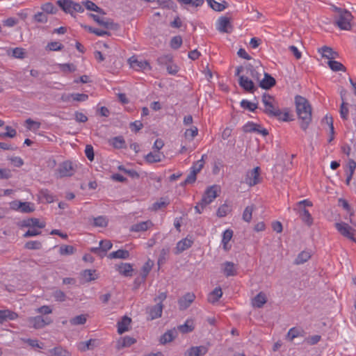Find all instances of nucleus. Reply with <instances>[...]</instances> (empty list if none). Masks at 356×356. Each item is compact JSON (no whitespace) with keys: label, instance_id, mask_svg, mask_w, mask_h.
Instances as JSON below:
<instances>
[{"label":"nucleus","instance_id":"f257e3e1","mask_svg":"<svg viewBox=\"0 0 356 356\" xmlns=\"http://www.w3.org/2000/svg\"><path fill=\"white\" fill-rule=\"evenodd\" d=\"M295 102L300 127L305 131L312 122V106L306 98L300 95L296 97Z\"/></svg>","mask_w":356,"mask_h":356},{"label":"nucleus","instance_id":"f03ea898","mask_svg":"<svg viewBox=\"0 0 356 356\" xmlns=\"http://www.w3.org/2000/svg\"><path fill=\"white\" fill-rule=\"evenodd\" d=\"M270 102H265L264 112L270 117H274L280 120L287 122L289 120V113H283L278 106H276L274 103Z\"/></svg>","mask_w":356,"mask_h":356},{"label":"nucleus","instance_id":"7ed1b4c3","mask_svg":"<svg viewBox=\"0 0 356 356\" xmlns=\"http://www.w3.org/2000/svg\"><path fill=\"white\" fill-rule=\"evenodd\" d=\"M56 4L65 13L73 15L74 12L82 13L84 11L82 6L72 0H58Z\"/></svg>","mask_w":356,"mask_h":356},{"label":"nucleus","instance_id":"20e7f679","mask_svg":"<svg viewBox=\"0 0 356 356\" xmlns=\"http://www.w3.org/2000/svg\"><path fill=\"white\" fill-rule=\"evenodd\" d=\"M353 17L351 13L346 10L341 15L335 16L336 20L334 24L341 30H350L352 27L351 21L353 20Z\"/></svg>","mask_w":356,"mask_h":356},{"label":"nucleus","instance_id":"39448f33","mask_svg":"<svg viewBox=\"0 0 356 356\" xmlns=\"http://www.w3.org/2000/svg\"><path fill=\"white\" fill-rule=\"evenodd\" d=\"M335 227L343 236L356 243V238L355 237V229H354L348 224L343 222H337L335 223Z\"/></svg>","mask_w":356,"mask_h":356},{"label":"nucleus","instance_id":"423d86ee","mask_svg":"<svg viewBox=\"0 0 356 356\" xmlns=\"http://www.w3.org/2000/svg\"><path fill=\"white\" fill-rule=\"evenodd\" d=\"M217 196V186L213 185L207 188L200 201L202 209L212 202Z\"/></svg>","mask_w":356,"mask_h":356},{"label":"nucleus","instance_id":"0eeeda50","mask_svg":"<svg viewBox=\"0 0 356 356\" xmlns=\"http://www.w3.org/2000/svg\"><path fill=\"white\" fill-rule=\"evenodd\" d=\"M260 168L255 167L248 171L245 175V182L250 186H254L261 182Z\"/></svg>","mask_w":356,"mask_h":356},{"label":"nucleus","instance_id":"6e6552de","mask_svg":"<svg viewBox=\"0 0 356 356\" xmlns=\"http://www.w3.org/2000/svg\"><path fill=\"white\" fill-rule=\"evenodd\" d=\"M74 169L70 161H66L61 163L56 169L57 177L62 178L73 175Z\"/></svg>","mask_w":356,"mask_h":356},{"label":"nucleus","instance_id":"1a4fd4ad","mask_svg":"<svg viewBox=\"0 0 356 356\" xmlns=\"http://www.w3.org/2000/svg\"><path fill=\"white\" fill-rule=\"evenodd\" d=\"M163 309V305L161 302H157L154 306L147 307L146 308V312L148 314V320L152 321L160 318L162 316Z\"/></svg>","mask_w":356,"mask_h":356},{"label":"nucleus","instance_id":"9d476101","mask_svg":"<svg viewBox=\"0 0 356 356\" xmlns=\"http://www.w3.org/2000/svg\"><path fill=\"white\" fill-rule=\"evenodd\" d=\"M238 84L245 92L248 93H254L257 90V86L253 81L243 75L239 76Z\"/></svg>","mask_w":356,"mask_h":356},{"label":"nucleus","instance_id":"9b49d317","mask_svg":"<svg viewBox=\"0 0 356 356\" xmlns=\"http://www.w3.org/2000/svg\"><path fill=\"white\" fill-rule=\"evenodd\" d=\"M90 16L99 25L102 26L107 29H112L116 31L119 29V25L116 23H114L112 19H108L105 21L104 19L101 18L99 16L95 14H90Z\"/></svg>","mask_w":356,"mask_h":356},{"label":"nucleus","instance_id":"f8f14e48","mask_svg":"<svg viewBox=\"0 0 356 356\" xmlns=\"http://www.w3.org/2000/svg\"><path fill=\"white\" fill-rule=\"evenodd\" d=\"M52 322L49 317H42V316H37L31 317L29 319V323L35 329H40L45 325L50 324Z\"/></svg>","mask_w":356,"mask_h":356},{"label":"nucleus","instance_id":"ddd939ff","mask_svg":"<svg viewBox=\"0 0 356 356\" xmlns=\"http://www.w3.org/2000/svg\"><path fill=\"white\" fill-rule=\"evenodd\" d=\"M217 29L221 33H231L232 26L227 17H220L217 22Z\"/></svg>","mask_w":356,"mask_h":356},{"label":"nucleus","instance_id":"4468645a","mask_svg":"<svg viewBox=\"0 0 356 356\" xmlns=\"http://www.w3.org/2000/svg\"><path fill=\"white\" fill-rule=\"evenodd\" d=\"M195 296L193 293H187L179 299L178 305L180 310H185L190 307L195 300Z\"/></svg>","mask_w":356,"mask_h":356},{"label":"nucleus","instance_id":"2eb2a0df","mask_svg":"<svg viewBox=\"0 0 356 356\" xmlns=\"http://www.w3.org/2000/svg\"><path fill=\"white\" fill-rule=\"evenodd\" d=\"M129 63L131 68L140 71L149 68V65L146 60H138L135 56H131L129 59Z\"/></svg>","mask_w":356,"mask_h":356},{"label":"nucleus","instance_id":"dca6fc26","mask_svg":"<svg viewBox=\"0 0 356 356\" xmlns=\"http://www.w3.org/2000/svg\"><path fill=\"white\" fill-rule=\"evenodd\" d=\"M99 345V341L96 339H90L86 341H81L78 345V349L81 352H86L88 350H93Z\"/></svg>","mask_w":356,"mask_h":356},{"label":"nucleus","instance_id":"f3484780","mask_svg":"<svg viewBox=\"0 0 356 356\" xmlns=\"http://www.w3.org/2000/svg\"><path fill=\"white\" fill-rule=\"evenodd\" d=\"M208 352V348L204 346H193L185 353V356H201Z\"/></svg>","mask_w":356,"mask_h":356},{"label":"nucleus","instance_id":"a211bd4d","mask_svg":"<svg viewBox=\"0 0 356 356\" xmlns=\"http://www.w3.org/2000/svg\"><path fill=\"white\" fill-rule=\"evenodd\" d=\"M276 84L275 79L268 73H264V79L260 81L259 86L265 90H269Z\"/></svg>","mask_w":356,"mask_h":356},{"label":"nucleus","instance_id":"6ab92c4d","mask_svg":"<svg viewBox=\"0 0 356 356\" xmlns=\"http://www.w3.org/2000/svg\"><path fill=\"white\" fill-rule=\"evenodd\" d=\"M193 241L191 238L186 237L177 243L175 254H180L192 246Z\"/></svg>","mask_w":356,"mask_h":356},{"label":"nucleus","instance_id":"aec40b11","mask_svg":"<svg viewBox=\"0 0 356 356\" xmlns=\"http://www.w3.org/2000/svg\"><path fill=\"white\" fill-rule=\"evenodd\" d=\"M22 226L31 228L38 227L42 229L45 227V223L40 222L38 218H30L22 221Z\"/></svg>","mask_w":356,"mask_h":356},{"label":"nucleus","instance_id":"412c9836","mask_svg":"<svg viewBox=\"0 0 356 356\" xmlns=\"http://www.w3.org/2000/svg\"><path fill=\"white\" fill-rule=\"evenodd\" d=\"M222 270L226 277L234 276L236 275V270L233 262L225 261L222 264Z\"/></svg>","mask_w":356,"mask_h":356},{"label":"nucleus","instance_id":"4be33fe9","mask_svg":"<svg viewBox=\"0 0 356 356\" xmlns=\"http://www.w3.org/2000/svg\"><path fill=\"white\" fill-rule=\"evenodd\" d=\"M136 342V339L129 337V336H126L123 338H120L118 341L116 348H117V349L120 350L124 347H129V346L134 344Z\"/></svg>","mask_w":356,"mask_h":356},{"label":"nucleus","instance_id":"5701e85b","mask_svg":"<svg viewBox=\"0 0 356 356\" xmlns=\"http://www.w3.org/2000/svg\"><path fill=\"white\" fill-rule=\"evenodd\" d=\"M38 198L41 202H44L46 203H51L54 201L53 194L46 188L41 189L39 191Z\"/></svg>","mask_w":356,"mask_h":356},{"label":"nucleus","instance_id":"b1692460","mask_svg":"<svg viewBox=\"0 0 356 356\" xmlns=\"http://www.w3.org/2000/svg\"><path fill=\"white\" fill-rule=\"evenodd\" d=\"M131 322V318L124 316L122 318L121 321L118 323V332L120 334L128 331V326Z\"/></svg>","mask_w":356,"mask_h":356},{"label":"nucleus","instance_id":"393cba45","mask_svg":"<svg viewBox=\"0 0 356 356\" xmlns=\"http://www.w3.org/2000/svg\"><path fill=\"white\" fill-rule=\"evenodd\" d=\"M152 225V222L150 220L143 221V222H140L137 224L133 225L131 227L130 230L131 232H144V231L147 230V229Z\"/></svg>","mask_w":356,"mask_h":356},{"label":"nucleus","instance_id":"a878e982","mask_svg":"<svg viewBox=\"0 0 356 356\" xmlns=\"http://www.w3.org/2000/svg\"><path fill=\"white\" fill-rule=\"evenodd\" d=\"M319 51L321 52L323 57L329 59V60H331L339 56L337 51H333L332 48L327 46L323 47L319 49Z\"/></svg>","mask_w":356,"mask_h":356},{"label":"nucleus","instance_id":"bb28decb","mask_svg":"<svg viewBox=\"0 0 356 356\" xmlns=\"http://www.w3.org/2000/svg\"><path fill=\"white\" fill-rule=\"evenodd\" d=\"M161 157H165V156L163 155V154L162 152H156L155 153L149 152V154H147L145 156V159L146 162H147L149 163H154L160 162L162 160Z\"/></svg>","mask_w":356,"mask_h":356},{"label":"nucleus","instance_id":"cd10ccee","mask_svg":"<svg viewBox=\"0 0 356 356\" xmlns=\"http://www.w3.org/2000/svg\"><path fill=\"white\" fill-rule=\"evenodd\" d=\"M266 301L267 298L266 294L263 292H260L252 300V305L257 308H261Z\"/></svg>","mask_w":356,"mask_h":356},{"label":"nucleus","instance_id":"c85d7f7f","mask_svg":"<svg viewBox=\"0 0 356 356\" xmlns=\"http://www.w3.org/2000/svg\"><path fill=\"white\" fill-rule=\"evenodd\" d=\"M347 168L348 172H347L346 183L347 185H349L356 169V162L353 159H350L347 164Z\"/></svg>","mask_w":356,"mask_h":356},{"label":"nucleus","instance_id":"c756f323","mask_svg":"<svg viewBox=\"0 0 356 356\" xmlns=\"http://www.w3.org/2000/svg\"><path fill=\"white\" fill-rule=\"evenodd\" d=\"M222 296V291L220 287L215 288L208 296V301L211 303H215Z\"/></svg>","mask_w":356,"mask_h":356},{"label":"nucleus","instance_id":"7c9ffc66","mask_svg":"<svg viewBox=\"0 0 356 356\" xmlns=\"http://www.w3.org/2000/svg\"><path fill=\"white\" fill-rule=\"evenodd\" d=\"M177 336V332L175 330H170L165 332L160 339V342L162 344H165L168 342L172 341Z\"/></svg>","mask_w":356,"mask_h":356},{"label":"nucleus","instance_id":"2f4dec72","mask_svg":"<svg viewBox=\"0 0 356 356\" xmlns=\"http://www.w3.org/2000/svg\"><path fill=\"white\" fill-rule=\"evenodd\" d=\"M117 270L121 275L125 277H130L132 275L131 273L133 271V268L130 264L122 263L121 265L117 266Z\"/></svg>","mask_w":356,"mask_h":356},{"label":"nucleus","instance_id":"473e14b6","mask_svg":"<svg viewBox=\"0 0 356 356\" xmlns=\"http://www.w3.org/2000/svg\"><path fill=\"white\" fill-rule=\"evenodd\" d=\"M49 353L54 356H71L72 354L67 349L61 346H56L49 350Z\"/></svg>","mask_w":356,"mask_h":356},{"label":"nucleus","instance_id":"72a5a7b5","mask_svg":"<svg viewBox=\"0 0 356 356\" xmlns=\"http://www.w3.org/2000/svg\"><path fill=\"white\" fill-rule=\"evenodd\" d=\"M18 315L14 312L10 310H0V323H2L6 320H14L17 318Z\"/></svg>","mask_w":356,"mask_h":356},{"label":"nucleus","instance_id":"f704fd0d","mask_svg":"<svg viewBox=\"0 0 356 356\" xmlns=\"http://www.w3.org/2000/svg\"><path fill=\"white\" fill-rule=\"evenodd\" d=\"M129 257V252L126 250H118L109 254L108 258L110 259H128Z\"/></svg>","mask_w":356,"mask_h":356},{"label":"nucleus","instance_id":"c9c22d12","mask_svg":"<svg viewBox=\"0 0 356 356\" xmlns=\"http://www.w3.org/2000/svg\"><path fill=\"white\" fill-rule=\"evenodd\" d=\"M233 236V231L232 229H226L222 234V243L223 245V248L225 250H229V247L227 246L228 243L232 239Z\"/></svg>","mask_w":356,"mask_h":356},{"label":"nucleus","instance_id":"e433bc0d","mask_svg":"<svg viewBox=\"0 0 356 356\" xmlns=\"http://www.w3.org/2000/svg\"><path fill=\"white\" fill-rule=\"evenodd\" d=\"M111 144L116 149L126 148V143L122 136H115L111 138Z\"/></svg>","mask_w":356,"mask_h":356},{"label":"nucleus","instance_id":"4c0bfd02","mask_svg":"<svg viewBox=\"0 0 356 356\" xmlns=\"http://www.w3.org/2000/svg\"><path fill=\"white\" fill-rule=\"evenodd\" d=\"M83 3L87 10L95 11L102 15H106V13L104 12V10L102 8L98 7L92 1L87 0V1H84Z\"/></svg>","mask_w":356,"mask_h":356},{"label":"nucleus","instance_id":"58836bf2","mask_svg":"<svg viewBox=\"0 0 356 356\" xmlns=\"http://www.w3.org/2000/svg\"><path fill=\"white\" fill-rule=\"evenodd\" d=\"M327 65L330 67V68L334 72L346 71V67L342 63L338 61L331 60L327 62Z\"/></svg>","mask_w":356,"mask_h":356},{"label":"nucleus","instance_id":"ea45409f","mask_svg":"<svg viewBox=\"0 0 356 356\" xmlns=\"http://www.w3.org/2000/svg\"><path fill=\"white\" fill-rule=\"evenodd\" d=\"M300 216L302 219V220L306 223L308 226H310L313 223V218L312 217V215L309 212L307 209L304 208L300 213Z\"/></svg>","mask_w":356,"mask_h":356},{"label":"nucleus","instance_id":"a19ab883","mask_svg":"<svg viewBox=\"0 0 356 356\" xmlns=\"http://www.w3.org/2000/svg\"><path fill=\"white\" fill-rule=\"evenodd\" d=\"M311 257V254L308 252L302 251L301 252L296 259L294 263L297 265L302 264L307 261H308Z\"/></svg>","mask_w":356,"mask_h":356},{"label":"nucleus","instance_id":"79ce46f5","mask_svg":"<svg viewBox=\"0 0 356 356\" xmlns=\"http://www.w3.org/2000/svg\"><path fill=\"white\" fill-rule=\"evenodd\" d=\"M41 9L46 14H55L58 11V8L55 7L52 3L50 2L42 4Z\"/></svg>","mask_w":356,"mask_h":356},{"label":"nucleus","instance_id":"37998d69","mask_svg":"<svg viewBox=\"0 0 356 356\" xmlns=\"http://www.w3.org/2000/svg\"><path fill=\"white\" fill-rule=\"evenodd\" d=\"M18 209L22 213H31L34 211L33 204L30 202H19Z\"/></svg>","mask_w":356,"mask_h":356},{"label":"nucleus","instance_id":"c03bdc74","mask_svg":"<svg viewBox=\"0 0 356 356\" xmlns=\"http://www.w3.org/2000/svg\"><path fill=\"white\" fill-rule=\"evenodd\" d=\"M87 321L86 315H78L70 319V322L73 325H83Z\"/></svg>","mask_w":356,"mask_h":356},{"label":"nucleus","instance_id":"a18cd8bd","mask_svg":"<svg viewBox=\"0 0 356 356\" xmlns=\"http://www.w3.org/2000/svg\"><path fill=\"white\" fill-rule=\"evenodd\" d=\"M259 127H260L259 125L252 122H248L243 127V131L245 133L257 132L259 131Z\"/></svg>","mask_w":356,"mask_h":356},{"label":"nucleus","instance_id":"49530a36","mask_svg":"<svg viewBox=\"0 0 356 356\" xmlns=\"http://www.w3.org/2000/svg\"><path fill=\"white\" fill-rule=\"evenodd\" d=\"M93 225L95 227H106L108 225V220L104 216H98L93 218Z\"/></svg>","mask_w":356,"mask_h":356},{"label":"nucleus","instance_id":"de8ad7c7","mask_svg":"<svg viewBox=\"0 0 356 356\" xmlns=\"http://www.w3.org/2000/svg\"><path fill=\"white\" fill-rule=\"evenodd\" d=\"M254 210V207L248 206L245 207V210L243 213V220L247 222H250L252 220V211Z\"/></svg>","mask_w":356,"mask_h":356},{"label":"nucleus","instance_id":"09e8293b","mask_svg":"<svg viewBox=\"0 0 356 356\" xmlns=\"http://www.w3.org/2000/svg\"><path fill=\"white\" fill-rule=\"evenodd\" d=\"M153 266V262L151 260H148L142 268V278L143 280L145 281L149 273L150 272L152 267Z\"/></svg>","mask_w":356,"mask_h":356},{"label":"nucleus","instance_id":"8fccbe9b","mask_svg":"<svg viewBox=\"0 0 356 356\" xmlns=\"http://www.w3.org/2000/svg\"><path fill=\"white\" fill-rule=\"evenodd\" d=\"M95 273V270H84L81 273V275L86 282H90L97 279Z\"/></svg>","mask_w":356,"mask_h":356},{"label":"nucleus","instance_id":"3c124183","mask_svg":"<svg viewBox=\"0 0 356 356\" xmlns=\"http://www.w3.org/2000/svg\"><path fill=\"white\" fill-rule=\"evenodd\" d=\"M241 106L250 111H254L257 108V104L252 103L246 99H243L240 103Z\"/></svg>","mask_w":356,"mask_h":356},{"label":"nucleus","instance_id":"603ef678","mask_svg":"<svg viewBox=\"0 0 356 356\" xmlns=\"http://www.w3.org/2000/svg\"><path fill=\"white\" fill-rule=\"evenodd\" d=\"M64 48V46L59 42H50L47 44L46 49L48 51H60Z\"/></svg>","mask_w":356,"mask_h":356},{"label":"nucleus","instance_id":"864d4df0","mask_svg":"<svg viewBox=\"0 0 356 356\" xmlns=\"http://www.w3.org/2000/svg\"><path fill=\"white\" fill-rule=\"evenodd\" d=\"M75 248L72 245H63L60 247L59 252L62 255H70L74 254Z\"/></svg>","mask_w":356,"mask_h":356},{"label":"nucleus","instance_id":"5fc2aeb1","mask_svg":"<svg viewBox=\"0 0 356 356\" xmlns=\"http://www.w3.org/2000/svg\"><path fill=\"white\" fill-rule=\"evenodd\" d=\"M112 243L109 240H102L99 242V247L104 257L106 255V252L112 248Z\"/></svg>","mask_w":356,"mask_h":356},{"label":"nucleus","instance_id":"6e6d98bb","mask_svg":"<svg viewBox=\"0 0 356 356\" xmlns=\"http://www.w3.org/2000/svg\"><path fill=\"white\" fill-rule=\"evenodd\" d=\"M231 211L230 206L227 205V204H224L221 205L218 211H217V216L220 218L225 217L227 216L228 213Z\"/></svg>","mask_w":356,"mask_h":356},{"label":"nucleus","instance_id":"4d7b16f0","mask_svg":"<svg viewBox=\"0 0 356 356\" xmlns=\"http://www.w3.org/2000/svg\"><path fill=\"white\" fill-rule=\"evenodd\" d=\"M204 157H207L206 154L202 155V159L197 161H196L193 167L191 168V170L193 172H195V174H197L202 168L204 167Z\"/></svg>","mask_w":356,"mask_h":356},{"label":"nucleus","instance_id":"13d9d810","mask_svg":"<svg viewBox=\"0 0 356 356\" xmlns=\"http://www.w3.org/2000/svg\"><path fill=\"white\" fill-rule=\"evenodd\" d=\"M169 252V248H163L161 250L157 261L159 266L163 265L166 261Z\"/></svg>","mask_w":356,"mask_h":356},{"label":"nucleus","instance_id":"bf43d9fd","mask_svg":"<svg viewBox=\"0 0 356 356\" xmlns=\"http://www.w3.org/2000/svg\"><path fill=\"white\" fill-rule=\"evenodd\" d=\"M189 323L190 321L187 320L184 325L178 326V330L182 333H188L192 332L194 329V327L192 322L191 324H189Z\"/></svg>","mask_w":356,"mask_h":356},{"label":"nucleus","instance_id":"052dcab7","mask_svg":"<svg viewBox=\"0 0 356 356\" xmlns=\"http://www.w3.org/2000/svg\"><path fill=\"white\" fill-rule=\"evenodd\" d=\"M169 204V201H165L163 198H161L159 201H157L152 204V210L157 211L167 207Z\"/></svg>","mask_w":356,"mask_h":356},{"label":"nucleus","instance_id":"680f3d73","mask_svg":"<svg viewBox=\"0 0 356 356\" xmlns=\"http://www.w3.org/2000/svg\"><path fill=\"white\" fill-rule=\"evenodd\" d=\"M24 247L29 250H40L42 248V243L38 241H31L26 243Z\"/></svg>","mask_w":356,"mask_h":356},{"label":"nucleus","instance_id":"e2e57ef3","mask_svg":"<svg viewBox=\"0 0 356 356\" xmlns=\"http://www.w3.org/2000/svg\"><path fill=\"white\" fill-rule=\"evenodd\" d=\"M69 97L76 102H85L88 99V95L83 93H72L70 95L67 99H69Z\"/></svg>","mask_w":356,"mask_h":356},{"label":"nucleus","instance_id":"0e129e2a","mask_svg":"<svg viewBox=\"0 0 356 356\" xmlns=\"http://www.w3.org/2000/svg\"><path fill=\"white\" fill-rule=\"evenodd\" d=\"M182 44V38L181 36L177 35L173 37L170 40V47L174 49H177Z\"/></svg>","mask_w":356,"mask_h":356},{"label":"nucleus","instance_id":"69168bd1","mask_svg":"<svg viewBox=\"0 0 356 356\" xmlns=\"http://www.w3.org/2000/svg\"><path fill=\"white\" fill-rule=\"evenodd\" d=\"M196 179L197 174L191 170L189 175L187 176L186 179L181 184V186H184L187 184H193L196 181Z\"/></svg>","mask_w":356,"mask_h":356},{"label":"nucleus","instance_id":"338daca9","mask_svg":"<svg viewBox=\"0 0 356 356\" xmlns=\"http://www.w3.org/2000/svg\"><path fill=\"white\" fill-rule=\"evenodd\" d=\"M34 20L40 23H45L47 22V15L44 12H38L34 15Z\"/></svg>","mask_w":356,"mask_h":356},{"label":"nucleus","instance_id":"774afa93","mask_svg":"<svg viewBox=\"0 0 356 356\" xmlns=\"http://www.w3.org/2000/svg\"><path fill=\"white\" fill-rule=\"evenodd\" d=\"M198 134V129L196 127H192L191 129H188L185 131V137L186 138H190L191 140H193L194 137H195Z\"/></svg>","mask_w":356,"mask_h":356}]
</instances>
